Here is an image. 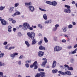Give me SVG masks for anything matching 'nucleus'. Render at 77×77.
Listing matches in <instances>:
<instances>
[{
	"instance_id": "39448f33",
	"label": "nucleus",
	"mask_w": 77,
	"mask_h": 77,
	"mask_svg": "<svg viewBox=\"0 0 77 77\" xmlns=\"http://www.w3.org/2000/svg\"><path fill=\"white\" fill-rule=\"evenodd\" d=\"M27 34L29 38H30L32 39H33L34 38H35V33L33 32H28Z\"/></svg>"
},
{
	"instance_id": "c756f323",
	"label": "nucleus",
	"mask_w": 77,
	"mask_h": 77,
	"mask_svg": "<svg viewBox=\"0 0 77 77\" xmlns=\"http://www.w3.org/2000/svg\"><path fill=\"white\" fill-rule=\"evenodd\" d=\"M54 41L55 42H57V37H54Z\"/></svg>"
},
{
	"instance_id": "4be33fe9",
	"label": "nucleus",
	"mask_w": 77,
	"mask_h": 77,
	"mask_svg": "<svg viewBox=\"0 0 77 77\" xmlns=\"http://www.w3.org/2000/svg\"><path fill=\"white\" fill-rule=\"evenodd\" d=\"M58 73L59 74H62V75H65V73L61 71H58Z\"/></svg>"
},
{
	"instance_id": "774afa93",
	"label": "nucleus",
	"mask_w": 77,
	"mask_h": 77,
	"mask_svg": "<svg viewBox=\"0 0 77 77\" xmlns=\"http://www.w3.org/2000/svg\"><path fill=\"white\" fill-rule=\"evenodd\" d=\"M69 40H70L69 38H68L67 39V42H68L69 41Z\"/></svg>"
},
{
	"instance_id": "6e6d98bb",
	"label": "nucleus",
	"mask_w": 77,
	"mask_h": 77,
	"mask_svg": "<svg viewBox=\"0 0 77 77\" xmlns=\"http://www.w3.org/2000/svg\"><path fill=\"white\" fill-rule=\"evenodd\" d=\"M13 20V19L11 18H9L8 19V20L9 21H12Z\"/></svg>"
},
{
	"instance_id": "4d7b16f0",
	"label": "nucleus",
	"mask_w": 77,
	"mask_h": 77,
	"mask_svg": "<svg viewBox=\"0 0 77 77\" xmlns=\"http://www.w3.org/2000/svg\"><path fill=\"white\" fill-rule=\"evenodd\" d=\"M64 66H65V68H68V67H69V66H68V65H66V64H65L64 65Z\"/></svg>"
},
{
	"instance_id": "a19ab883",
	"label": "nucleus",
	"mask_w": 77,
	"mask_h": 77,
	"mask_svg": "<svg viewBox=\"0 0 77 77\" xmlns=\"http://www.w3.org/2000/svg\"><path fill=\"white\" fill-rule=\"evenodd\" d=\"M72 46H69L67 47V49L68 50H69V49H71V48H72Z\"/></svg>"
},
{
	"instance_id": "2f4dec72",
	"label": "nucleus",
	"mask_w": 77,
	"mask_h": 77,
	"mask_svg": "<svg viewBox=\"0 0 77 77\" xmlns=\"http://www.w3.org/2000/svg\"><path fill=\"white\" fill-rule=\"evenodd\" d=\"M44 41H45V42H46V43H47V42H48V40H47V39L45 37L44 38Z\"/></svg>"
},
{
	"instance_id": "5fc2aeb1",
	"label": "nucleus",
	"mask_w": 77,
	"mask_h": 77,
	"mask_svg": "<svg viewBox=\"0 0 77 77\" xmlns=\"http://www.w3.org/2000/svg\"><path fill=\"white\" fill-rule=\"evenodd\" d=\"M45 24H49L48 20L45 22Z\"/></svg>"
},
{
	"instance_id": "393cba45",
	"label": "nucleus",
	"mask_w": 77,
	"mask_h": 77,
	"mask_svg": "<svg viewBox=\"0 0 77 77\" xmlns=\"http://www.w3.org/2000/svg\"><path fill=\"white\" fill-rule=\"evenodd\" d=\"M17 36L18 37H21L22 36V34L20 32H19L17 33Z\"/></svg>"
},
{
	"instance_id": "20e7f679",
	"label": "nucleus",
	"mask_w": 77,
	"mask_h": 77,
	"mask_svg": "<svg viewBox=\"0 0 77 77\" xmlns=\"http://www.w3.org/2000/svg\"><path fill=\"white\" fill-rule=\"evenodd\" d=\"M45 3L47 4L50 5H52L54 6H56L57 4V2L55 1H54L52 2L47 1L45 2Z\"/></svg>"
},
{
	"instance_id": "f704fd0d",
	"label": "nucleus",
	"mask_w": 77,
	"mask_h": 77,
	"mask_svg": "<svg viewBox=\"0 0 77 77\" xmlns=\"http://www.w3.org/2000/svg\"><path fill=\"white\" fill-rule=\"evenodd\" d=\"M18 6H19V3H16L14 4V7H18Z\"/></svg>"
},
{
	"instance_id": "f03ea898",
	"label": "nucleus",
	"mask_w": 77,
	"mask_h": 77,
	"mask_svg": "<svg viewBox=\"0 0 77 77\" xmlns=\"http://www.w3.org/2000/svg\"><path fill=\"white\" fill-rule=\"evenodd\" d=\"M23 26L22 29L23 30H27L28 29H29L30 30H33V28L32 27H30V25L27 23H24L23 24Z\"/></svg>"
},
{
	"instance_id": "09e8293b",
	"label": "nucleus",
	"mask_w": 77,
	"mask_h": 77,
	"mask_svg": "<svg viewBox=\"0 0 77 77\" xmlns=\"http://www.w3.org/2000/svg\"><path fill=\"white\" fill-rule=\"evenodd\" d=\"M38 71H44V70L43 69H41L40 68H39L38 69Z\"/></svg>"
},
{
	"instance_id": "13d9d810",
	"label": "nucleus",
	"mask_w": 77,
	"mask_h": 77,
	"mask_svg": "<svg viewBox=\"0 0 77 77\" xmlns=\"http://www.w3.org/2000/svg\"><path fill=\"white\" fill-rule=\"evenodd\" d=\"M66 41V40H65V39H63L62 40V42H64V43Z\"/></svg>"
},
{
	"instance_id": "680f3d73",
	"label": "nucleus",
	"mask_w": 77,
	"mask_h": 77,
	"mask_svg": "<svg viewBox=\"0 0 77 77\" xmlns=\"http://www.w3.org/2000/svg\"><path fill=\"white\" fill-rule=\"evenodd\" d=\"M17 30V29L15 28H14L13 29V32H15V31Z\"/></svg>"
},
{
	"instance_id": "ddd939ff",
	"label": "nucleus",
	"mask_w": 77,
	"mask_h": 77,
	"mask_svg": "<svg viewBox=\"0 0 77 77\" xmlns=\"http://www.w3.org/2000/svg\"><path fill=\"white\" fill-rule=\"evenodd\" d=\"M39 49L41 50H45V48L42 45H41L39 47Z\"/></svg>"
},
{
	"instance_id": "473e14b6",
	"label": "nucleus",
	"mask_w": 77,
	"mask_h": 77,
	"mask_svg": "<svg viewBox=\"0 0 77 77\" xmlns=\"http://www.w3.org/2000/svg\"><path fill=\"white\" fill-rule=\"evenodd\" d=\"M68 70H73V68H72V67H69V66L68 67Z\"/></svg>"
},
{
	"instance_id": "e2e57ef3",
	"label": "nucleus",
	"mask_w": 77,
	"mask_h": 77,
	"mask_svg": "<svg viewBox=\"0 0 77 77\" xmlns=\"http://www.w3.org/2000/svg\"><path fill=\"white\" fill-rule=\"evenodd\" d=\"M60 67L61 69H63V66L60 65Z\"/></svg>"
},
{
	"instance_id": "864d4df0",
	"label": "nucleus",
	"mask_w": 77,
	"mask_h": 77,
	"mask_svg": "<svg viewBox=\"0 0 77 77\" xmlns=\"http://www.w3.org/2000/svg\"><path fill=\"white\" fill-rule=\"evenodd\" d=\"M18 64L19 65H21V61H19L18 62Z\"/></svg>"
},
{
	"instance_id": "bf43d9fd",
	"label": "nucleus",
	"mask_w": 77,
	"mask_h": 77,
	"mask_svg": "<svg viewBox=\"0 0 77 77\" xmlns=\"http://www.w3.org/2000/svg\"><path fill=\"white\" fill-rule=\"evenodd\" d=\"M72 23L73 26H75V25H76V23L75 22H72Z\"/></svg>"
},
{
	"instance_id": "6e6552de",
	"label": "nucleus",
	"mask_w": 77,
	"mask_h": 77,
	"mask_svg": "<svg viewBox=\"0 0 77 77\" xmlns=\"http://www.w3.org/2000/svg\"><path fill=\"white\" fill-rule=\"evenodd\" d=\"M18 53L17 52H14L12 54H10V57L11 58V59H14L15 57L16 56H18Z\"/></svg>"
},
{
	"instance_id": "37998d69",
	"label": "nucleus",
	"mask_w": 77,
	"mask_h": 77,
	"mask_svg": "<svg viewBox=\"0 0 77 77\" xmlns=\"http://www.w3.org/2000/svg\"><path fill=\"white\" fill-rule=\"evenodd\" d=\"M48 24H50L51 23V22L52 21V20L50 19L49 20H48Z\"/></svg>"
},
{
	"instance_id": "412c9836",
	"label": "nucleus",
	"mask_w": 77,
	"mask_h": 77,
	"mask_svg": "<svg viewBox=\"0 0 77 77\" xmlns=\"http://www.w3.org/2000/svg\"><path fill=\"white\" fill-rule=\"evenodd\" d=\"M25 42L28 47H30V44L28 42H27V41H25Z\"/></svg>"
},
{
	"instance_id": "ea45409f",
	"label": "nucleus",
	"mask_w": 77,
	"mask_h": 77,
	"mask_svg": "<svg viewBox=\"0 0 77 77\" xmlns=\"http://www.w3.org/2000/svg\"><path fill=\"white\" fill-rule=\"evenodd\" d=\"M42 39H41L40 42H39L38 43V45H41L42 44Z\"/></svg>"
},
{
	"instance_id": "9b49d317",
	"label": "nucleus",
	"mask_w": 77,
	"mask_h": 77,
	"mask_svg": "<svg viewBox=\"0 0 77 77\" xmlns=\"http://www.w3.org/2000/svg\"><path fill=\"white\" fill-rule=\"evenodd\" d=\"M56 61L54 60L53 62V64L52 66V68H54L56 67Z\"/></svg>"
},
{
	"instance_id": "a18cd8bd",
	"label": "nucleus",
	"mask_w": 77,
	"mask_h": 77,
	"mask_svg": "<svg viewBox=\"0 0 77 77\" xmlns=\"http://www.w3.org/2000/svg\"><path fill=\"white\" fill-rule=\"evenodd\" d=\"M59 27V25L57 24L55 25V27L57 29V28Z\"/></svg>"
},
{
	"instance_id": "f3484780",
	"label": "nucleus",
	"mask_w": 77,
	"mask_h": 77,
	"mask_svg": "<svg viewBox=\"0 0 77 77\" xmlns=\"http://www.w3.org/2000/svg\"><path fill=\"white\" fill-rule=\"evenodd\" d=\"M65 75H66V74L67 75H71V73L69 71L65 72Z\"/></svg>"
},
{
	"instance_id": "1a4fd4ad",
	"label": "nucleus",
	"mask_w": 77,
	"mask_h": 77,
	"mask_svg": "<svg viewBox=\"0 0 77 77\" xmlns=\"http://www.w3.org/2000/svg\"><path fill=\"white\" fill-rule=\"evenodd\" d=\"M42 60L45 61L43 62L42 66L45 67V64L47 63V60L45 58H43Z\"/></svg>"
},
{
	"instance_id": "c85d7f7f",
	"label": "nucleus",
	"mask_w": 77,
	"mask_h": 77,
	"mask_svg": "<svg viewBox=\"0 0 77 77\" xmlns=\"http://www.w3.org/2000/svg\"><path fill=\"white\" fill-rule=\"evenodd\" d=\"M77 50V48H76L74 51H73L72 52V54H75V53H76Z\"/></svg>"
},
{
	"instance_id": "603ef678",
	"label": "nucleus",
	"mask_w": 77,
	"mask_h": 77,
	"mask_svg": "<svg viewBox=\"0 0 77 77\" xmlns=\"http://www.w3.org/2000/svg\"><path fill=\"white\" fill-rule=\"evenodd\" d=\"M12 23H13V24H14L15 23H16V21H15V20H13V19L12 20Z\"/></svg>"
},
{
	"instance_id": "7c9ffc66",
	"label": "nucleus",
	"mask_w": 77,
	"mask_h": 77,
	"mask_svg": "<svg viewBox=\"0 0 77 77\" xmlns=\"http://www.w3.org/2000/svg\"><path fill=\"white\" fill-rule=\"evenodd\" d=\"M57 28H56L55 27H54L52 28V30L53 32H56V31L57 30Z\"/></svg>"
},
{
	"instance_id": "0eeeda50",
	"label": "nucleus",
	"mask_w": 77,
	"mask_h": 77,
	"mask_svg": "<svg viewBox=\"0 0 77 77\" xmlns=\"http://www.w3.org/2000/svg\"><path fill=\"white\" fill-rule=\"evenodd\" d=\"M38 64L37 61H35L33 63V64L32 65H31L30 66V67L33 68V66H34V69H36L38 68Z\"/></svg>"
},
{
	"instance_id": "e433bc0d",
	"label": "nucleus",
	"mask_w": 77,
	"mask_h": 77,
	"mask_svg": "<svg viewBox=\"0 0 77 77\" xmlns=\"http://www.w3.org/2000/svg\"><path fill=\"white\" fill-rule=\"evenodd\" d=\"M38 27H39L40 29H42V26L41 24H38Z\"/></svg>"
},
{
	"instance_id": "b1692460",
	"label": "nucleus",
	"mask_w": 77,
	"mask_h": 77,
	"mask_svg": "<svg viewBox=\"0 0 77 77\" xmlns=\"http://www.w3.org/2000/svg\"><path fill=\"white\" fill-rule=\"evenodd\" d=\"M39 9L41 11H42L43 12H47V11L46 10L40 7L39 8Z\"/></svg>"
},
{
	"instance_id": "7ed1b4c3",
	"label": "nucleus",
	"mask_w": 77,
	"mask_h": 77,
	"mask_svg": "<svg viewBox=\"0 0 77 77\" xmlns=\"http://www.w3.org/2000/svg\"><path fill=\"white\" fill-rule=\"evenodd\" d=\"M64 7L65 8H66L67 9H64V12H65V13H67V14L71 13V10L69 9H70V6L67 5H65Z\"/></svg>"
},
{
	"instance_id": "69168bd1",
	"label": "nucleus",
	"mask_w": 77,
	"mask_h": 77,
	"mask_svg": "<svg viewBox=\"0 0 77 77\" xmlns=\"http://www.w3.org/2000/svg\"><path fill=\"white\" fill-rule=\"evenodd\" d=\"M69 55H71L72 54V52L69 51Z\"/></svg>"
},
{
	"instance_id": "cd10ccee",
	"label": "nucleus",
	"mask_w": 77,
	"mask_h": 77,
	"mask_svg": "<svg viewBox=\"0 0 77 77\" xmlns=\"http://www.w3.org/2000/svg\"><path fill=\"white\" fill-rule=\"evenodd\" d=\"M68 28L69 29H72L73 27L72 25L70 24L68 26Z\"/></svg>"
},
{
	"instance_id": "c03bdc74",
	"label": "nucleus",
	"mask_w": 77,
	"mask_h": 77,
	"mask_svg": "<svg viewBox=\"0 0 77 77\" xmlns=\"http://www.w3.org/2000/svg\"><path fill=\"white\" fill-rule=\"evenodd\" d=\"M70 62L71 63H74V59L71 58L70 59Z\"/></svg>"
},
{
	"instance_id": "a211bd4d",
	"label": "nucleus",
	"mask_w": 77,
	"mask_h": 77,
	"mask_svg": "<svg viewBox=\"0 0 77 77\" xmlns=\"http://www.w3.org/2000/svg\"><path fill=\"white\" fill-rule=\"evenodd\" d=\"M40 75L41 76V77H42V76H44L45 75V73L44 72H40L39 73Z\"/></svg>"
},
{
	"instance_id": "8fccbe9b",
	"label": "nucleus",
	"mask_w": 77,
	"mask_h": 77,
	"mask_svg": "<svg viewBox=\"0 0 77 77\" xmlns=\"http://www.w3.org/2000/svg\"><path fill=\"white\" fill-rule=\"evenodd\" d=\"M40 75L39 73H38L37 75L35 76V77H40Z\"/></svg>"
},
{
	"instance_id": "dca6fc26",
	"label": "nucleus",
	"mask_w": 77,
	"mask_h": 77,
	"mask_svg": "<svg viewBox=\"0 0 77 77\" xmlns=\"http://www.w3.org/2000/svg\"><path fill=\"white\" fill-rule=\"evenodd\" d=\"M43 17L44 20H47V15H46V14H44L43 16Z\"/></svg>"
},
{
	"instance_id": "0e129e2a",
	"label": "nucleus",
	"mask_w": 77,
	"mask_h": 77,
	"mask_svg": "<svg viewBox=\"0 0 77 77\" xmlns=\"http://www.w3.org/2000/svg\"><path fill=\"white\" fill-rule=\"evenodd\" d=\"M64 36L66 38H68V35H67L65 34L64 35Z\"/></svg>"
},
{
	"instance_id": "4c0bfd02",
	"label": "nucleus",
	"mask_w": 77,
	"mask_h": 77,
	"mask_svg": "<svg viewBox=\"0 0 77 77\" xmlns=\"http://www.w3.org/2000/svg\"><path fill=\"white\" fill-rule=\"evenodd\" d=\"M15 14L16 15H20L21 13L19 11H17L15 13Z\"/></svg>"
},
{
	"instance_id": "72a5a7b5",
	"label": "nucleus",
	"mask_w": 77,
	"mask_h": 77,
	"mask_svg": "<svg viewBox=\"0 0 77 77\" xmlns=\"http://www.w3.org/2000/svg\"><path fill=\"white\" fill-rule=\"evenodd\" d=\"M4 8H5V7L1 6L0 7V11H3Z\"/></svg>"
},
{
	"instance_id": "338daca9",
	"label": "nucleus",
	"mask_w": 77,
	"mask_h": 77,
	"mask_svg": "<svg viewBox=\"0 0 77 77\" xmlns=\"http://www.w3.org/2000/svg\"><path fill=\"white\" fill-rule=\"evenodd\" d=\"M75 2L74 1H72V4H73V5H74V4H75Z\"/></svg>"
},
{
	"instance_id": "2eb2a0df",
	"label": "nucleus",
	"mask_w": 77,
	"mask_h": 77,
	"mask_svg": "<svg viewBox=\"0 0 77 77\" xmlns=\"http://www.w3.org/2000/svg\"><path fill=\"white\" fill-rule=\"evenodd\" d=\"M14 9V7H10V8L9 9V11L10 13H12V12L13 11V9Z\"/></svg>"
},
{
	"instance_id": "052dcab7",
	"label": "nucleus",
	"mask_w": 77,
	"mask_h": 77,
	"mask_svg": "<svg viewBox=\"0 0 77 77\" xmlns=\"http://www.w3.org/2000/svg\"><path fill=\"white\" fill-rule=\"evenodd\" d=\"M5 49H8V45L5 46Z\"/></svg>"
},
{
	"instance_id": "de8ad7c7",
	"label": "nucleus",
	"mask_w": 77,
	"mask_h": 77,
	"mask_svg": "<svg viewBox=\"0 0 77 77\" xmlns=\"http://www.w3.org/2000/svg\"><path fill=\"white\" fill-rule=\"evenodd\" d=\"M0 75L1 77H3V73L2 72H0Z\"/></svg>"
},
{
	"instance_id": "f8f14e48",
	"label": "nucleus",
	"mask_w": 77,
	"mask_h": 77,
	"mask_svg": "<svg viewBox=\"0 0 77 77\" xmlns=\"http://www.w3.org/2000/svg\"><path fill=\"white\" fill-rule=\"evenodd\" d=\"M1 23L2 25H6V22L4 19H2L1 20Z\"/></svg>"
},
{
	"instance_id": "79ce46f5",
	"label": "nucleus",
	"mask_w": 77,
	"mask_h": 77,
	"mask_svg": "<svg viewBox=\"0 0 77 77\" xmlns=\"http://www.w3.org/2000/svg\"><path fill=\"white\" fill-rule=\"evenodd\" d=\"M25 66L26 67V68H29V64H28V63H26L25 64Z\"/></svg>"
},
{
	"instance_id": "bb28decb",
	"label": "nucleus",
	"mask_w": 77,
	"mask_h": 77,
	"mask_svg": "<svg viewBox=\"0 0 77 77\" xmlns=\"http://www.w3.org/2000/svg\"><path fill=\"white\" fill-rule=\"evenodd\" d=\"M4 56V53H2V52L0 51V58H2Z\"/></svg>"
},
{
	"instance_id": "4468645a",
	"label": "nucleus",
	"mask_w": 77,
	"mask_h": 77,
	"mask_svg": "<svg viewBox=\"0 0 77 77\" xmlns=\"http://www.w3.org/2000/svg\"><path fill=\"white\" fill-rule=\"evenodd\" d=\"M12 26H8V30L9 32H12Z\"/></svg>"
},
{
	"instance_id": "c9c22d12",
	"label": "nucleus",
	"mask_w": 77,
	"mask_h": 77,
	"mask_svg": "<svg viewBox=\"0 0 77 77\" xmlns=\"http://www.w3.org/2000/svg\"><path fill=\"white\" fill-rule=\"evenodd\" d=\"M15 48V47L14 46L8 48V50H12L13 49H14V48Z\"/></svg>"
},
{
	"instance_id": "58836bf2",
	"label": "nucleus",
	"mask_w": 77,
	"mask_h": 77,
	"mask_svg": "<svg viewBox=\"0 0 77 77\" xmlns=\"http://www.w3.org/2000/svg\"><path fill=\"white\" fill-rule=\"evenodd\" d=\"M31 62V60H28L25 62V63H30Z\"/></svg>"
},
{
	"instance_id": "5701e85b",
	"label": "nucleus",
	"mask_w": 77,
	"mask_h": 77,
	"mask_svg": "<svg viewBox=\"0 0 77 77\" xmlns=\"http://www.w3.org/2000/svg\"><path fill=\"white\" fill-rule=\"evenodd\" d=\"M36 43V39H33L32 42V45H35V44Z\"/></svg>"
},
{
	"instance_id": "9d476101",
	"label": "nucleus",
	"mask_w": 77,
	"mask_h": 77,
	"mask_svg": "<svg viewBox=\"0 0 77 77\" xmlns=\"http://www.w3.org/2000/svg\"><path fill=\"white\" fill-rule=\"evenodd\" d=\"M44 55V52L39 51L38 53V56L39 57H42Z\"/></svg>"
},
{
	"instance_id": "aec40b11",
	"label": "nucleus",
	"mask_w": 77,
	"mask_h": 77,
	"mask_svg": "<svg viewBox=\"0 0 77 77\" xmlns=\"http://www.w3.org/2000/svg\"><path fill=\"white\" fill-rule=\"evenodd\" d=\"M62 30L63 32H66L67 31V29H66V27H63L62 28Z\"/></svg>"
},
{
	"instance_id": "423d86ee",
	"label": "nucleus",
	"mask_w": 77,
	"mask_h": 77,
	"mask_svg": "<svg viewBox=\"0 0 77 77\" xmlns=\"http://www.w3.org/2000/svg\"><path fill=\"white\" fill-rule=\"evenodd\" d=\"M62 50V47L58 46H56L54 48V51L59 52Z\"/></svg>"
},
{
	"instance_id": "49530a36",
	"label": "nucleus",
	"mask_w": 77,
	"mask_h": 77,
	"mask_svg": "<svg viewBox=\"0 0 77 77\" xmlns=\"http://www.w3.org/2000/svg\"><path fill=\"white\" fill-rule=\"evenodd\" d=\"M23 58V55H21L19 57V59H22Z\"/></svg>"
},
{
	"instance_id": "a878e982",
	"label": "nucleus",
	"mask_w": 77,
	"mask_h": 77,
	"mask_svg": "<svg viewBox=\"0 0 77 77\" xmlns=\"http://www.w3.org/2000/svg\"><path fill=\"white\" fill-rule=\"evenodd\" d=\"M5 64L2 62H0V66H5Z\"/></svg>"
},
{
	"instance_id": "3c124183",
	"label": "nucleus",
	"mask_w": 77,
	"mask_h": 77,
	"mask_svg": "<svg viewBox=\"0 0 77 77\" xmlns=\"http://www.w3.org/2000/svg\"><path fill=\"white\" fill-rule=\"evenodd\" d=\"M8 44V42H5L3 43V45H7Z\"/></svg>"
},
{
	"instance_id": "6ab92c4d",
	"label": "nucleus",
	"mask_w": 77,
	"mask_h": 77,
	"mask_svg": "<svg viewBox=\"0 0 77 77\" xmlns=\"http://www.w3.org/2000/svg\"><path fill=\"white\" fill-rule=\"evenodd\" d=\"M58 72V70L57 69H53L52 70V72L53 74H55L57 73V72Z\"/></svg>"
},
{
	"instance_id": "f257e3e1",
	"label": "nucleus",
	"mask_w": 77,
	"mask_h": 77,
	"mask_svg": "<svg viewBox=\"0 0 77 77\" xmlns=\"http://www.w3.org/2000/svg\"><path fill=\"white\" fill-rule=\"evenodd\" d=\"M25 4V6L27 7V8H28L30 12H33L35 11V7L33 6L30 5L31 4H32V2H31L29 3L26 2Z\"/></svg>"
}]
</instances>
